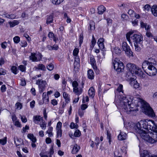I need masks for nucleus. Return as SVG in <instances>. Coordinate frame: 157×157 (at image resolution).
I'll list each match as a JSON object with an SVG mask.
<instances>
[{"label": "nucleus", "instance_id": "obj_60", "mask_svg": "<svg viewBox=\"0 0 157 157\" xmlns=\"http://www.w3.org/2000/svg\"><path fill=\"white\" fill-rule=\"evenodd\" d=\"M21 17L22 18H25L26 17H28V15L26 14L25 12H23L22 13Z\"/></svg>", "mask_w": 157, "mask_h": 157}, {"label": "nucleus", "instance_id": "obj_52", "mask_svg": "<svg viewBox=\"0 0 157 157\" xmlns=\"http://www.w3.org/2000/svg\"><path fill=\"white\" fill-rule=\"evenodd\" d=\"M6 87L5 85H2L1 88V90L2 93L5 92L6 91Z\"/></svg>", "mask_w": 157, "mask_h": 157}, {"label": "nucleus", "instance_id": "obj_51", "mask_svg": "<svg viewBox=\"0 0 157 157\" xmlns=\"http://www.w3.org/2000/svg\"><path fill=\"white\" fill-rule=\"evenodd\" d=\"M107 138L109 140V142L110 143L111 142V134L108 131H107Z\"/></svg>", "mask_w": 157, "mask_h": 157}, {"label": "nucleus", "instance_id": "obj_27", "mask_svg": "<svg viewBox=\"0 0 157 157\" xmlns=\"http://www.w3.org/2000/svg\"><path fill=\"white\" fill-rule=\"evenodd\" d=\"M29 139L32 142H36V138L34 136L33 134H28L27 135Z\"/></svg>", "mask_w": 157, "mask_h": 157}, {"label": "nucleus", "instance_id": "obj_38", "mask_svg": "<svg viewBox=\"0 0 157 157\" xmlns=\"http://www.w3.org/2000/svg\"><path fill=\"white\" fill-rule=\"evenodd\" d=\"M64 0H52V3L55 5H59L61 2H62Z\"/></svg>", "mask_w": 157, "mask_h": 157}, {"label": "nucleus", "instance_id": "obj_10", "mask_svg": "<svg viewBox=\"0 0 157 157\" xmlns=\"http://www.w3.org/2000/svg\"><path fill=\"white\" fill-rule=\"evenodd\" d=\"M90 62L93 69L96 72L98 73L99 71L98 69L96 64L95 59L93 56H91L90 57Z\"/></svg>", "mask_w": 157, "mask_h": 157}, {"label": "nucleus", "instance_id": "obj_50", "mask_svg": "<svg viewBox=\"0 0 157 157\" xmlns=\"http://www.w3.org/2000/svg\"><path fill=\"white\" fill-rule=\"evenodd\" d=\"M54 153V151L53 148V147H51L50 149L49 152V153L50 154L49 157H52V155H53Z\"/></svg>", "mask_w": 157, "mask_h": 157}, {"label": "nucleus", "instance_id": "obj_57", "mask_svg": "<svg viewBox=\"0 0 157 157\" xmlns=\"http://www.w3.org/2000/svg\"><path fill=\"white\" fill-rule=\"evenodd\" d=\"M16 106L17 109H21V104L20 103H17L16 104Z\"/></svg>", "mask_w": 157, "mask_h": 157}, {"label": "nucleus", "instance_id": "obj_47", "mask_svg": "<svg viewBox=\"0 0 157 157\" xmlns=\"http://www.w3.org/2000/svg\"><path fill=\"white\" fill-rule=\"evenodd\" d=\"M11 70L15 74H17V67L15 66H13L12 67Z\"/></svg>", "mask_w": 157, "mask_h": 157}, {"label": "nucleus", "instance_id": "obj_40", "mask_svg": "<svg viewBox=\"0 0 157 157\" xmlns=\"http://www.w3.org/2000/svg\"><path fill=\"white\" fill-rule=\"evenodd\" d=\"M13 40L15 43L17 44L20 41V38L18 36H15L13 38Z\"/></svg>", "mask_w": 157, "mask_h": 157}, {"label": "nucleus", "instance_id": "obj_34", "mask_svg": "<svg viewBox=\"0 0 157 157\" xmlns=\"http://www.w3.org/2000/svg\"><path fill=\"white\" fill-rule=\"evenodd\" d=\"M63 96L67 101V102H68V101H69V97L67 94L66 92H63Z\"/></svg>", "mask_w": 157, "mask_h": 157}, {"label": "nucleus", "instance_id": "obj_2", "mask_svg": "<svg viewBox=\"0 0 157 157\" xmlns=\"http://www.w3.org/2000/svg\"><path fill=\"white\" fill-rule=\"evenodd\" d=\"M133 129L147 142L151 144L157 142V125L154 121L147 119L140 121L134 125Z\"/></svg>", "mask_w": 157, "mask_h": 157}, {"label": "nucleus", "instance_id": "obj_7", "mask_svg": "<svg viewBox=\"0 0 157 157\" xmlns=\"http://www.w3.org/2000/svg\"><path fill=\"white\" fill-rule=\"evenodd\" d=\"M36 84L38 85L40 92L42 93L44 90L47 83L45 81L38 79L36 81Z\"/></svg>", "mask_w": 157, "mask_h": 157}, {"label": "nucleus", "instance_id": "obj_25", "mask_svg": "<svg viewBox=\"0 0 157 157\" xmlns=\"http://www.w3.org/2000/svg\"><path fill=\"white\" fill-rule=\"evenodd\" d=\"M42 119V117L40 116H35L33 117V121L35 123H37V122L40 121L41 119Z\"/></svg>", "mask_w": 157, "mask_h": 157}, {"label": "nucleus", "instance_id": "obj_39", "mask_svg": "<svg viewBox=\"0 0 157 157\" xmlns=\"http://www.w3.org/2000/svg\"><path fill=\"white\" fill-rule=\"evenodd\" d=\"M135 12L132 10L130 9L128 10V13L131 17H133Z\"/></svg>", "mask_w": 157, "mask_h": 157}, {"label": "nucleus", "instance_id": "obj_43", "mask_svg": "<svg viewBox=\"0 0 157 157\" xmlns=\"http://www.w3.org/2000/svg\"><path fill=\"white\" fill-rule=\"evenodd\" d=\"M144 10L145 12H147L151 9L150 6L148 4H146L144 7Z\"/></svg>", "mask_w": 157, "mask_h": 157}, {"label": "nucleus", "instance_id": "obj_18", "mask_svg": "<svg viewBox=\"0 0 157 157\" xmlns=\"http://www.w3.org/2000/svg\"><path fill=\"white\" fill-rule=\"evenodd\" d=\"M98 13L99 14H102L105 11V8L103 5H101L98 8Z\"/></svg>", "mask_w": 157, "mask_h": 157}, {"label": "nucleus", "instance_id": "obj_42", "mask_svg": "<svg viewBox=\"0 0 157 157\" xmlns=\"http://www.w3.org/2000/svg\"><path fill=\"white\" fill-rule=\"evenodd\" d=\"M83 34L82 33L79 36V44L81 45V44L83 42Z\"/></svg>", "mask_w": 157, "mask_h": 157}, {"label": "nucleus", "instance_id": "obj_45", "mask_svg": "<svg viewBox=\"0 0 157 157\" xmlns=\"http://www.w3.org/2000/svg\"><path fill=\"white\" fill-rule=\"evenodd\" d=\"M1 47L3 49H5L6 48L7 46V43L6 41L2 42L1 44Z\"/></svg>", "mask_w": 157, "mask_h": 157}, {"label": "nucleus", "instance_id": "obj_54", "mask_svg": "<svg viewBox=\"0 0 157 157\" xmlns=\"http://www.w3.org/2000/svg\"><path fill=\"white\" fill-rule=\"evenodd\" d=\"M98 44L100 49H103L104 48V45L103 43H98Z\"/></svg>", "mask_w": 157, "mask_h": 157}, {"label": "nucleus", "instance_id": "obj_29", "mask_svg": "<svg viewBox=\"0 0 157 157\" xmlns=\"http://www.w3.org/2000/svg\"><path fill=\"white\" fill-rule=\"evenodd\" d=\"M36 69L38 70H40L42 71H45L46 67L44 65L42 64H40L37 66Z\"/></svg>", "mask_w": 157, "mask_h": 157}, {"label": "nucleus", "instance_id": "obj_21", "mask_svg": "<svg viewBox=\"0 0 157 157\" xmlns=\"http://www.w3.org/2000/svg\"><path fill=\"white\" fill-rule=\"evenodd\" d=\"M73 149L72 151V154H75L77 152L79 149L80 147L78 146L77 144H75L74 146H73Z\"/></svg>", "mask_w": 157, "mask_h": 157}, {"label": "nucleus", "instance_id": "obj_12", "mask_svg": "<svg viewBox=\"0 0 157 157\" xmlns=\"http://www.w3.org/2000/svg\"><path fill=\"white\" fill-rule=\"evenodd\" d=\"M39 55L40 56V58L39 57L37 58L36 56V54L35 53H31V55L29 56V59L33 62L40 61L42 58V55L40 53L39 54Z\"/></svg>", "mask_w": 157, "mask_h": 157}, {"label": "nucleus", "instance_id": "obj_33", "mask_svg": "<svg viewBox=\"0 0 157 157\" xmlns=\"http://www.w3.org/2000/svg\"><path fill=\"white\" fill-rule=\"evenodd\" d=\"M113 52H114L117 54H120L121 53V51L119 48L116 47L114 49L113 51Z\"/></svg>", "mask_w": 157, "mask_h": 157}, {"label": "nucleus", "instance_id": "obj_31", "mask_svg": "<svg viewBox=\"0 0 157 157\" xmlns=\"http://www.w3.org/2000/svg\"><path fill=\"white\" fill-rule=\"evenodd\" d=\"M53 130V128L52 127H50L48 130L47 131L46 133L48 134L49 137H52L53 136V134L52 132Z\"/></svg>", "mask_w": 157, "mask_h": 157}, {"label": "nucleus", "instance_id": "obj_30", "mask_svg": "<svg viewBox=\"0 0 157 157\" xmlns=\"http://www.w3.org/2000/svg\"><path fill=\"white\" fill-rule=\"evenodd\" d=\"M90 29L91 30H94L95 28V23L92 21H90Z\"/></svg>", "mask_w": 157, "mask_h": 157}, {"label": "nucleus", "instance_id": "obj_5", "mask_svg": "<svg viewBox=\"0 0 157 157\" xmlns=\"http://www.w3.org/2000/svg\"><path fill=\"white\" fill-rule=\"evenodd\" d=\"M126 67L129 71H131L133 74L136 75L138 74V71L141 70V68L134 63H128Z\"/></svg>", "mask_w": 157, "mask_h": 157}, {"label": "nucleus", "instance_id": "obj_9", "mask_svg": "<svg viewBox=\"0 0 157 157\" xmlns=\"http://www.w3.org/2000/svg\"><path fill=\"white\" fill-rule=\"evenodd\" d=\"M131 39L134 42V44H137L142 41L143 38L142 36L141 35L134 34L133 36H131Z\"/></svg>", "mask_w": 157, "mask_h": 157}, {"label": "nucleus", "instance_id": "obj_63", "mask_svg": "<svg viewBox=\"0 0 157 157\" xmlns=\"http://www.w3.org/2000/svg\"><path fill=\"white\" fill-rule=\"evenodd\" d=\"M21 85L22 86H25L26 85V82L25 80L22 78L21 80Z\"/></svg>", "mask_w": 157, "mask_h": 157}, {"label": "nucleus", "instance_id": "obj_22", "mask_svg": "<svg viewBox=\"0 0 157 157\" xmlns=\"http://www.w3.org/2000/svg\"><path fill=\"white\" fill-rule=\"evenodd\" d=\"M88 77L89 78L92 79L94 78V72L92 70L90 69L88 71Z\"/></svg>", "mask_w": 157, "mask_h": 157}, {"label": "nucleus", "instance_id": "obj_64", "mask_svg": "<svg viewBox=\"0 0 157 157\" xmlns=\"http://www.w3.org/2000/svg\"><path fill=\"white\" fill-rule=\"evenodd\" d=\"M51 103L53 105H55L57 104V101L55 99H53L51 101Z\"/></svg>", "mask_w": 157, "mask_h": 157}, {"label": "nucleus", "instance_id": "obj_44", "mask_svg": "<svg viewBox=\"0 0 157 157\" xmlns=\"http://www.w3.org/2000/svg\"><path fill=\"white\" fill-rule=\"evenodd\" d=\"M54 67V66L52 63L49 64L47 66V69L50 71L52 70L53 69Z\"/></svg>", "mask_w": 157, "mask_h": 157}, {"label": "nucleus", "instance_id": "obj_61", "mask_svg": "<svg viewBox=\"0 0 157 157\" xmlns=\"http://www.w3.org/2000/svg\"><path fill=\"white\" fill-rule=\"evenodd\" d=\"M46 142L47 144H50L52 142V140L51 138L49 137H47L46 139Z\"/></svg>", "mask_w": 157, "mask_h": 157}, {"label": "nucleus", "instance_id": "obj_11", "mask_svg": "<svg viewBox=\"0 0 157 157\" xmlns=\"http://www.w3.org/2000/svg\"><path fill=\"white\" fill-rule=\"evenodd\" d=\"M62 124L60 122H58L56 127L57 136L58 137H61L62 134V130L61 128Z\"/></svg>", "mask_w": 157, "mask_h": 157}, {"label": "nucleus", "instance_id": "obj_24", "mask_svg": "<svg viewBox=\"0 0 157 157\" xmlns=\"http://www.w3.org/2000/svg\"><path fill=\"white\" fill-rule=\"evenodd\" d=\"M136 75H138L141 78L145 79L147 78V75L145 74L142 71H141V69L138 71V73Z\"/></svg>", "mask_w": 157, "mask_h": 157}, {"label": "nucleus", "instance_id": "obj_13", "mask_svg": "<svg viewBox=\"0 0 157 157\" xmlns=\"http://www.w3.org/2000/svg\"><path fill=\"white\" fill-rule=\"evenodd\" d=\"M153 63L150 62L147 60L144 61L142 64V68L145 71L144 69L146 68L148 69L151 66V64H152Z\"/></svg>", "mask_w": 157, "mask_h": 157}, {"label": "nucleus", "instance_id": "obj_62", "mask_svg": "<svg viewBox=\"0 0 157 157\" xmlns=\"http://www.w3.org/2000/svg\"><path fill=\"white\" fill-rule=\"evenodd\" d=\"M54 36V34L52 32H49L48 34V36L50 38H52Z\"/></svg>", "mask_w": 157, "mask_h": 157}, {"label": "nucleus", "instance_id": "obj_8", "mask_svg": "<svg viewBox=\"0 0 157 157\" xmlns=\"http://www.w3.org/2000/svg\"><path fill=\"white\" fill-rule=\"evenodd\" d=\"M155 63H153L151 64V66L148 69H147L146 73L150 76H153L155 75L157 73V70L154 65Z\"/></svg>", "mask_w": 157, "mask_h": 157}, {"label": "nucleus", "instance_id": "obj_59", "mask_svg": "<svg viewBox=\"0 0 157 157\" xmlns=\"http://www.w3.org/2000/svg\"><path fill=\"white\" fill-rule=\"evenodd\" d=\"M87 107V105L85 104H82L81 106V108L82 110H84Z\"/></svg>", "mask_w": 157, "mask_h": 157}, {"label": "nucleus", "instance_id": "obj_26", "mask_svg": "<svg viewBox=\"0 0 157 157\" xmlns=\"http://www.w3.org/2000/svg\"><path fill=\"white\" fill-rule=\"evenodd\" d=\"M133 33V32H129L127 33L126 35V37L128 41L129 42L130 44H132V42L131 41L130 38H131V35Z\"/></svg>", "mask_w": 157, "mask_h": 157}, {"label": "nucleus", "instance_id": "obj_46", "mask_svg": "<svg viewBox=\"0 0 157 157\" xmlns=\"http://www.w3.org/2000/svg\"><path fill=\"white\" fill-rule=\"evenodd\" d=\"M81 133L80 131L78 130H76L74 133V135L75 137H79L80 136Z\"/></svg>", "mask_w": 157, "mask_h": 157}, {"label": "nucleus", "instance_id": "obj_6", "mask_svg": "<svg viewBox=\"0 0 157 157\" xmlns=\"http://www.w3.org/2000/svg\"><path fill=\"white\" fill-rule=\"evenodd\" d=\"M122 48L128 56L132 57H133V52L126 42H124L123 43Z\"/></svg>", "mask_w": 157, "mask_h": 157}, {"label": "nucleus", "instance_id": "obj_55", "mask_svg": "<svg viewBox=\"0 0 157 157\" xmlns=\"http://www.w3.org/2000/svg\"><path fill=\"white\" fill-rule=\"evenodd\" d=\"M121 18L122 20H126L128 17L127 15L125 14H122L121 16Z\"/></svg>", "mask_w": 157, "mask_h": 157}, {"label": "nucleus", "instance_id": "obj_58", "mask_svg": "<svg viewBox=\"0 0 157 157\" xmlns=\"http://www.w3.org/2000/svg\"><path fill=\"white\" fill-rule=\"evenodd\" d=\"M91 43L93 46L94 47L96 43V41L93 35L92 36V40Z\"/></svg>", "mask_w": 157, "mask_h": 157}, {"label": "nucleus", "instance_id": "obj_53", "mask_svg": "<svg viewBox=\"0 0 157 157\" xmlns=\"http://www.w3.org/2000/svg\"><path fill=\"white\" fill-rule=\"evenodd\" d=\"M77 124H75L74 123L72 122L71 124L70 127L71 128H77Z\"/></svg>", "mask_w": 157, "mask_h": 157}, {"label": "nucleus", "instance_id": "obj_35", "mask_svg": "<svg viewBox=\"0 0 157 157\" xmlns=\"http://www.w3.org/2000/svg\"><path fill=\"white\" fill-rule=\"evenodd\" d=\"M133 74L131 72V71H129V72H128L126 74V77L127 78H129L132 81L133 80L132 79L133 78H132L131 77L132 76Z\"/></svg>", "mask_w": 157, "mask_h": 157}, {"label": "nucleus", "instance_id": "obj_16", "mask_svg": "<svg viewBox=\"0 0 157 157\" xmlns=\"http://www.w3.org/2000/svg\"><path fill=\"white\" fill-rule=\"evenodd\" d=\"M88 93L90 97L93 98L94 97L95 94V89L93 87H90L88 91Z\"/></svg>", "mask_w": 157, "mask_h": 157}, {"label": "nucleus", "instance_id": "obj_1", "mask_svg": "<svg viewBox=\"0 0 157 157\" xmlns=\"http://www.w3.org/2000/svg\"><path fill=\"white\" fill-rule=\"evenodd\" d=\"M115 101L116 105H118L121 109L124 112L128 114L136 115L138 110L134 109L135 105L139 106L141 105L144 109V112L148 116L154 117L155 114L153 110L147 102L139 98L123 96L116 97L115 96Z\"/></svg>", "mask_w": 157, "mask_h": 157}, {"label": "nucleus", "instance_id": "obj_4", "mask_svg": "<svg viewBox=\"0 0 157 157\" xmlns=\"http://www.w3.org/2000/svg\"><path fill=\"white\" fill-rule=\"evenodd\" d=\"M113 64L114 69L118 73L121 72L124 69L123 63L117 59L114 61Z\"/></svg>", "mask_w": 157, "mask_h": 157}, {"label": "nucleus", "instance_id": "obj_14", "mask_svg": "<svg viewBox=\"0 0 157 157\" xmlns=\"http://www.w3.org/2000/svg\"><path fill=\"white\" fill-rule=\"evenodd\" d=\"M140 157H150V154L147 150H144L140 154ZM151 157H157V155H152Z\"/></svg>", "mask_w": 157, "mask_h": 157}, {"label": "nucleus", "instance_id": "obj_23", "mask_svg": "<svg viewBox=\"0 0 157 157\" xmlns=\"http://www.w3.org/2000/svg\"><path fill=\"white\" fill-rule=\"evenodd\" d=\"M151 10L153 15L155 16H157V6H153L151 8Z\"/></svg>", "mask_w": 157, "mask_h": 157}, {"label": "nucleus", "instance_id": "obj_17", "mask_svg": "<svg viewBox=\"0 0 157 157\" xmlns=\"http://www.w3.org/2000/svg\"><path fill=\"white\" fill-rule=\"evenodd\" d=\"M20 23L19 20H14L10 21L9 22L10 28L13 27L15 26L18 25Z\"/></svg>", "mask_w": 157, "mask_h": 157}, {"label": "nucleus", "instance_id": "obj_41", "mask_svg": "<svg viewBox=\"0 0 157 157\" xmlns=\"http://www.w3.org/2000/svg\"><path fill=\"white\" fill-rule=\"evenodd\" d=\"M135 49L136 51L139 52L141 50V48L137 44L134 43Z\"/></svg>", "mask_w": 157, "mask_h": 157}, {"label": "nucleus", "instance_id": "obj_48", "mask_svg": "<svg viewBox=\"0 0 157 157\" xmlns=\"http://www.w3.org/2000/svg\"><path fill=\"white\" fill-rule=\"evenodd\" d=\"M19 69L22 72L25 71V67L23 65H21L19 67Z\"/></svg>", "mask_w": 157, "mask_h": 157}, {"label": "nucleus", "instance_id": "obj_28", "mask_svg": "<svg viewBox=\"0 0 157 157\" xmlns=\"http://www.w3.org/2000/svg\"><path fill=\"white\" fill-rule=\"evenodd\" d=\"M53 17L52 15H49L47 17L46 21V24H48L53 22Z\"/></svg>", "mask_w": 157, "mask_h": 157}, {"label": "nucleus", "instance_id": "obj_20", "mask_svg": "<svg viewBox=\"0 0 157 157\" xmlns=\"http://www.w3.org/2000/svg\"><path fill=\"white\" fill-rule=\"evenodd\" d=\"M42 97L44 103L47 104L49 101L48 96L47 95L46 93L44 92L43 94Z\"/></svg>", "mask_w": 157, "mask_h": 157}, {"label": "nucleus", "instance_id": "obj_32", "mask_svg": "<svg viewBox=\"0 0 157 157\" xmlns=\"http://www.w3.org/2000/svg\"><path fill=\"white\" fill-rule=\"evenodd\" d=\"M123 86L121 84H119L117 87V88L116 89V90L119 92H122L123 93Z\"/></svg>", "mask_w": 157, "mask_h": 157}, {"label": "nucleus", "instance_id": "obj_3", "mask_svg": "<svg viewBox=\"0 0 157 157\" xmlns=\"http://www.w3.org/2000/svg\"><path fill=\"white\" fill-rule=\"evenodd\" d=\"M73 87V92L78 95L80 94L82 91V88L83 87L84 83L82 81L80 84L78 83L76 81H74L72 83Z\"/></svg>", "mask_w": 157, "mask_h": 157}, {"label": "nucleus", "instance_id": "obj_37", "mask_svg": "<svg viewBox=\"0 0 157 157\" xmlns=\"http://www.w3.org/2000/svg\"><path fill=\"white\" fill-rule=\"evenodd\" d=\"M7 18L10 19H14L16 18V15L14 14H9L7 16Z\"/></svg>", "mask_w": 157, "mask_h": 157}, {"label": "nucleus", "instance_id": "obj_49", "mask_svg": "<svg viewBox=\"0 0 157 157\" xmlns=\"http://www.w3.org/2000/svg\"><path fill=\"white\" fill-rule=\"evenodd\" d=\"M78 49L77 48H75L73 51V55L74 56H78Z\"/></svg>", "mask_w": 157, "mask_h": 157}, {"label": "nucleus", "instance_id": "obj_56", "mask_svg": "<svg viewBox=\"0 0 157 157\" xmlns=\"http://www.w3.org/2000/svg\"><path fill=\"white\" fill-rule=\"evenodd\" d=\"M89 101V98L87 96L84 97L83 98L82 102L83 103H85L86 102H88Z\"/></svg>", "mask_w": 157, "mask_h": 157}, {"label": "nucleus", "instance_id": "obj_15", "mask_svg": "<svg viewBox=\"0 0 157 157\" xmlns=\"http://www.w3.org/2000/svg\"><path fill=\"white\" fill-rule=\"evenodd\" d=\"M127 136L126 134L124 132H121L118 136V139L120 140H124L126 139Z\"/></svg>", "mask_w": 157, "mask_h": 157}, {"label": "nucleus", "instance_id": "obj_36", "mask_svg": "<svg viewBox=\"0 0 157 157\" xmlns=\"http://www.w3.org/2000/svg\"><path fill=\"white\" fill-rule=\"evenodd\" d=\"M7 142V138L5 137L3 139L0 140V143L2 145H5Z\"/></svg>", "mask_w": 157, "mask_h": 157}, {"label": "nucleus", "instance_id": "obj_19", "mask_svg": "<svg viewBox=\"0 0 157 157\" xmlns=\"http://www.w3.org/2000/svg\"><path fill=\"white\" fill-rule=\"evenodd\" d=\"M132 79H133V80H132V82H133L134 88L136 89H140V88L141 87L140 84L137 82L136 79L134 78Z\"/></svg>", "mask_w": 157, "mask_h": 157}]
</instances>
